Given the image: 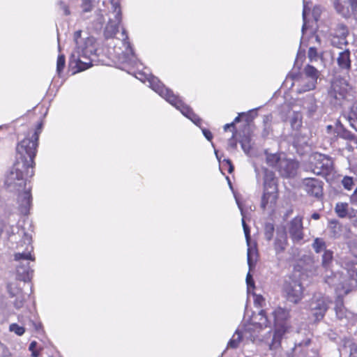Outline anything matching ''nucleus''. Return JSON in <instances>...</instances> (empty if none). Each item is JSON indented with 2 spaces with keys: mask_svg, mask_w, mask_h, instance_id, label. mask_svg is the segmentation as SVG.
Listing matches in <instances>:
<instances>
[{
  "mask_svg": "<svg viewBox=\"0 0 357 357\" xmlns=\"http://www.w3.org/2000/svg\"><path fill=\"white\" fill-rule=\"evenodd\" d=\"M287 245V234L284 232L278 234L275 241L274 248L277 253L282 252Z\"/></svg>",
  "mask_w": 357,
  "mask_h": 357,
  "instance_id": "nucleus-25",
  "label": "nucleus"
},
{
  "mask_svg": "<svg viewBox=\"0 0 357 357\" xmlns=\"http://www.w3.org/2000/svg\"><path fill=\"white\" fill-rule=\"evenodd\" d=\"M331 300L321 294H314L309 305L310 311L316 320H321L324 318L328 309Z\"/></svg>",
  "mask_w": 357,
  "mask_h": 357,
  "instance_id": "nucleus-11",
  "label": "nucleus"
},
{
  "mask_svg": "<svg viewBox=\"0 0 357 357\" xmlns=\"http://www.w3.org/2000/svg\"><path fill=\"white\" fill-rule=\"evenodd\" d=\"M25 170L26 175L31 176V167L25 166L24 164H21L20 160L16 161L4 181V185L8 190L20 192L24 189L26 180L24 177V172Z\"/></svg>",
  "mask_w": 357,
  "mask_h": 357,
  "instance_id": "nucleus-5",
  "label": "nucleus"
},
{
  "mask_svg": "<svg viewBox=\"0 0 357 357\" xmlns=\"http://www.w3.org/2000/svg\"><path fill=\"white\" fill-rule=\"evenodd\" d=\"M7 289L10 296L12 298L22 294V291L19 287L17 282L8 283L7 285Z\"/></svg>",
  "mask_w": 357,
  "mask_h": 357,
  "instance_id": "nucleus-32",
  "label": "nucleus"
},
{
  "mask_svg": "<svg viewBox=\"0 0 357 357\" xmlns=\"http://www.w3.org/2000/svg\"><path fill=\"white\" fill-rule=\"evenodd\" d=\"M307 57L310 61H317L318 58V52L316 47H310L308 50Z\"/></svg>",
  "mask_w": 357,
  "mask_h": 357,
  "instance_id": "nucleus-43",
  "label": "nucleus"
},
{
  "mask_svg": "<svg viewBox=\"0 0 357 357\" xmlns=\"http://www.w3.org/2000/svg\"><path fill=\"white\" fill-rule=\"evenodd\" d=\"M283 291L287 300L295 304L303 298V287L298 280L289 277L284 283Z\"/></svg>",
  "mask_w": 357,
  "mask_h": 357,
  "instance_id": "nucleus-8",
  "label": "nucleus"
},
{
  "mask_svg": "<svg viewBox=\"0 0 357 357\" xmlns=\"http://www.w3.org/2000/svg\"><path fill=\"white\" fill-rule=\"evenodd\" d=\"M287 231L294 243H301L304 237L303 217L296 216L288 224Z\"/></svg>",
  "mask_w": 357,
  "mask_h": 357,
  "instance_id": "nucleus-14",
  "label": "nucleus"
},
{
  "mask_svg": "<svg viewBox=\"0 0 357 357\" xmlns=\"http://www.w3.org/2000/svg\"><path fill=\"white\" fill-rule=\"evenodd\" d=\"M17 274L20 280L26 282L29 280L33 275V270L29 266V261H24L17 266Z\"/></svg>",
  "mask_w": 357,
  "mask_h": 357,
  "instance_id": "nucleus-21",
  "label": "nucleus"
},
{
  "mask_svg": "<svg viewBox=\"0 0 357 357\" xmlns=\"http://www.w3.org/2000/svg\"><path fill=\"white\" fill-rule=\"evenodd\" d=\"M264 189H271V187H277V178L273 172L264 169Z\"/></svg>",
  "mask_w": 357,
  "mask_h": 357,
  "instance_id": "nucleus-22",
  "label": "nucleus"
},
{
  "mask_svg": "<svg viewBox=\"0 0 357 357\" xmlns=\"http://www.w3.org/2000/svg\"><path fill=\"white\" fill-rule=\"evenodd\" d=\"M303 73L305 77L309 79V81L298 89L299 93L314 89L316 87L317 79L320 75V72L316 68L309 64L304 68Z\"/></svg>",
  "mask_w": 357,
  "mask_h": 357,
  "instance_id": "nucleus-15",
  "label": "nucleus"
},
{
  "mask_svg": "<svg viewBox=\"0 0 357 357\" xmlns=\"http://www.w3.org/2000/svg\"><path fill=\"white\" fill-rule=\"evenodd\" d=\"M241 144V147L243 151L248 154L252 148L251 146V139L249 137H244L240 142Z\"/></svg>",
  "mask_w": 357,
  "mask_h": 357,
  "instance_id": "nucleus-38",
  "label": "nucleus"
},
{
  "mask_svg": "<svg viewBox=\"0 0 357 357\" xmlns=\"http://www.w3.org/2000/svg\"><path fill=\"white\" fill-rule=\"evenodd\" d=\"M58 5L59 6V8L63 11V14L65 15H69L70 14V11L69 10L68 6L64 3L63 1H59L58 2Z\"/></svg>",
  "mask_w": 357,
  "mask_h": 357,
  "instance_id": "nucleus-47",
  "label": "nucleus"
},
{
  "mask_svg": "<svg viewBox=\"0 0 357 357\" xmlns=\"http://www.w3.org/2000/svg\"><path fill=\"white\" fill-rule=\"evenodd\" d=\"M333 261V252L331 250H325L321 257V266L326 271L331 270Z\"/></svg>",
  "mask_w": 357,
  "mask_h": 357,
  "instance_id": "nucleus-27",
  "label": "nucleus"
},
{
  "mask_svg": "<svg viewBox=\"0 0 357 357\" xmlns=\"http://www.w3.org/2000/svg\"><path fill=\"white\" fill-rule=\"evenodd\" d=\"M350 202L352 204L357 205V188L354 190V193L350 197Z\"/></svg>",
  "mask_w": 357,
  "mask_h": 357,
  "instance_id": "nucleus-55",
  "label": "nucleus"
},
{
  "mask_svg": "<svg viewBox=\"0 0 357 357\" xmlns=\"http://www.w3.org/2000/svg\"><path fill=\"white\" fill-rule=\"evenodd\" d=\"M336 132L337 134V136H339L340 137L347 140L352 141L354 142L357 138V136L352 134L350 131L344 128L341 124L336 127Z\"/></svg>",
  "mask_w": 357,
  "mask_h": 357,
  "instance_id": "nucleus-28",
  "label": "nucleus"
},
{
  "mask_svg": "<svg viewBox=\"0 0 357 357\" xmlns=\"http://www.w3.org/2000/svg\"><path fill=\"white\" fill-rule=\"evenodd\" d=\"M228 146L231 149H235L237 147V142L234 139V133H233L232 137L229 139Z\"/></svg>",
  "mask_w": 357,
  "mask_h": 357,
  "instance_id": "nucleus-51",
  "label": "nucleus"
},
{
  "mask_svg": "<svg viewBox=\"0 0 357 357\" xmlns=\"http://www.w3.org/2000/svg\"><path fill=\"white\" fill-rule=\"evenodd\" d=\"M312 218L314 220H319L320 218V215L317 213H314L312 215Z\"/></svg>",
  "mask_w": 357,
  "mask_h": 357,
  "instance_id": "nucleus-59",
  "label": "nucleus"
},
{
  "mask_svg": "<svg viewBox=\"0 0 357 357\" xmlns=\"http://www.w3.org/2000/svg\"><path fill=\"white\" fill-rule=\"evenodd\" d=\"M202 132L204 134V135L205 136V137L208 140V141H211L213 138V135L212 133L211 132V131H209L208 130H206V129H203L202 130Z\"/></svg>",
  "mask_w": 357,
  "mask_h": 357,
  "instance_id": "nucleus-53",
  "label": "nucleus"
},
{
  "mask_svg": "<svg viewBox=\"0 0 357 357\" xmlns=\"http://www.w3.org/2000/svg\"><path fill=\"white\" fill-rule=\"evenodd\" d=\"M274 232V225L271 222H267L264 226V236L266 240L271 241Z\"/></svg>",
  "mask_w": 357,
  "mask_h": 357,
  "instance_id": "nucleus-36",
  "label": "nucleus"
},
{
  "mask_svg": "<svg viewBox=\"0 0 357 357\" xmlns=\"http://www.w3.org/2000/svg\"><path fill=\"white\" fill-rule=\"evenodd\" d=\"M349 217L352 220L354 225L357 227V211H353L349 213Z\"/></svg>",
  "mask_w": 357,
  "mask_h": 357,
  "instance_id": "nucleus-49",
  "label": "nucleus"
},
{
  "mask_svg": "<svg viewBox=\"0 0 357 357\" xmlns=\"http://www.w3.org/2000/svg\"><path fill=\"white\" fill-rule=\"evenodd\" d=\"M290 123L293 129L298 130L302 126V116L300 113H294L290 119Z\"/></svg>",
  "mask_w": 357,
  "mask_h": 357,
  "instance_id": "nucleus-33",
  "label": "nucleus"
},
{
  "mask_svg": "<svg viewBox=\"0 0 357 357\" xmlns=\"http://www.w3.org/2000/svg\"><path fill=\"white\" fill-rule=\"evenodd\" d=\"M275 321L277 322L276 328L273 335L271 342L268 344L270 350H275L280 346V341L282 335L287 331V328L284 324H280L278 322L280 321L287 320L289 317V312L288 310L278 307L273 312Z\"/></svg>",
  "mask_w": 357,
  "mask_h": 357,
  "instance_id": "nucleus-6",
  "label": "nucleus"
},
{
  "mask_svg": "<svg viewBox=\"0 0 357 357\" xmlns=\"http://www.w3.org/2000/svg\"><path fill=\"white\" fill-rule=\"evenodd\" d=\"M350 126L357 131V105H353L348 116Z\"/></svg>",
  "mask_w": 357,
  "mask_h": 357,
  "instance_id": "nucleus-31",
  "label": "nucleus"
},
{
  "mask_svg": "<svg viewBox=\"0 0 357 357\" xmlns=\"http://www.w3.org/2000/svg\"><path fill=\"white\" fill-rule=\"evenodd\" d=\"M248 264L249 265L250 268L252 266V251L251 249L249 248L248 249Z\"/></svg>",
  "mask_w": 357,
  "mask_h": 357,
  "instance_id": "nucleus-54",
  "label": "nucleus"
},
{
  "mask_svg": "<svg viewBox=\"0 0 357 357\" xmlns=\"http://www.w3.org/2000/svg\"><path fill=\"white\" fill-rule=\"evenodd\" d=\"M303 20H304V23H303V27H302V31L303 32L304 31L305 29V26H306V24H305V10H303Z\"/></svg>",
  "mask_w": 357,
  "mask_h": 357,
  "instance_id": "nucleus-58",
  "label": "nucleus"
},
{
  "mask_svg": "<svg viewBox=\"0 0 357 357\" xmlns=\"http://www.w3.org/2000/svg\"><path fill=\"white\" fill-rule=\"evenodd\" d=\"M22 242L26 245L24 250L20 251L19 250L14 255V259L16 261L22 262L24 261H33L35 260V257L31 255V252L33 250V248L31 245V236L24 234ZM23 246L22 243L17 245V249L20 250V248Z\"/></svg>",
  "mask_w": 357,
  "mask_h": 357,
  "instance_id": "nucleus-13",
  "label": "nucleus"
},
{
  "mask_svg": "<svg viewBox=\"0 0 357 357\" xmlns=\"http://www.w3.org/2000/svg\"><path fill=\"white\" fill-rule=\"evenodd\" d=\"M82 31L79 30L74 33V41L75 43V50L71 54L69 64L72 67H76L78 71H82L89 68L91 61H82V58L88 59L87 56L93 52L90 48L93 43V38H87L83 40L81 38Z\"/></svg>",
  "mask_w": 357,
  "mask_h": 357,
  "instance_id": "nucleus-1",
  "label": "nucleus"
},
{
  "mask_svg": "<svg viewBox=\"0 0 357 357\" xmlns=\"http://www.w3.org/2000/svg\"><path fill=\"white\" fill-rule=\"evenodd\" d=\"M312 246L313 249L314 250L315 252H317V253H319L322 251L327 250L326 249V245L325 241H324V239L320 238H316L314 240V242H313Z\"/></svg>",
  "mask_w": 357,
  "mask_h": 357,
  "instance_id": "nucleus-34",
  "label": "nucleus"
},
{
  "mask_svg": "<svg viewBox=\"0 0 357 357\" xmlns=\"http://www.w3.org/2000/svg\"><path fill=\"white\" fill-rule=\"evenodd\" d=\"M111 4L114 18H109L105 26L104 36L106 38H112L116 36L121 22V10L119 2L117 0H111Z\"/></svg>",
  "mask_w": 357,
  "mask_h": 357,
  "instance_id": "nucleus-10",
  "label": "nucleus"
},
{
  "mask_svg": "<svg viewBox=\"0 0 357 357\" xmlns=\"http://www.w3.org/2000/svg\"><path fill=\"white\" fill-rule=\"evenodd\" d=\"M348 92L345 81L335 80L332 82L327 98L333 105H341Z\"/></svg>",
  "mask_w": 357,
  "mask_h": 357,
  "instance_id": "nucleus-9",
  "label": "nucleus"
},
{
  "mask_svg": "<svg viewBox=\"0 0 357 357\" xmlns=\"http://www.w3.org/2000/svg\"><path fill=\"white\" fill-rule=\"evenodd\" d=\"M65 56L61 54L59 55L56 63V70L60 73L65 67Z\"/></svg>",
  "mask_w": 357,
  "mask_h": 357,
  "instance_id": "nucleus-42",
  "label": "nucleus"
},
{
  "mask_svg": "<svg viewBox=\"0 0 357 357\" xmlns=\"http://www.w3.org/2000/svg\"><path fill=\"white\" fill-rule=\"evenodd\" d=\"M97 22L99 24L100 26H102V24L105 22V17L101 13V10H100L98 13H97Z\"/></svg>",
  "mask_w": 357,
  "mask_h": 357,
  "instance_id": "nucleus-52",
  "label": "nucleus"
},
{
  "mask_svg": "<svg viewBox=\"0 0 357 357\" xmlns=\"http://www.w3.org/2000/svg\"><path fill=\"white\" fill-rule=\"evenodd\" d=\"M266 162L268 165L275 168L280 175L284 178L294 177L299 167L298 163L284 155L276 153H268L266 151Z\"/></svg>",
  "mask_w": 357,
  "mask_h": 357,
  "instance_id": "nucleus-4",
  "label": "nucleus"
},
{
  "mask_svg": "<svg viewBox=\"0 0 357 357\" xmlns=\"http://www.w3.org/2000/svg\"><path fill=\"white\" fill-rule=\"evenodd\" d=\"M337 64L341 69L349 70L351 68L350 52L344 50L339 54Z\"/></svg>",
  "mask_w": 357,
  "mask_h": 357,
  "instance_id": "nucleus-23",
  "label": "nucleus"
},
{
  "mask_svg": "<svg viewBox=\"0 0 357 357\" xmlns=\"http://www.w3.org/2000/svg\"><path fill=\"white\" fill-rule=\"evenodd\" d=\"M262 329L252 321V323L246 325L243 329V337L255 342L260 340L259 333Z\"/></svg>",
  "mask_w": 357,
  "mask_h": 357,
  "instance_id": "nucleus-20",
  "label": "nucleus"
},
{
  "mask_svg": "<svg viewBox=\"0 0 357 357\" xmlns=\"http://www.w3.org/2000/svg\"><path fill=\"white\" fill-rule=\"evenodd\" d=\"M15 299L13 301V305L16 309L19 310V309L22 308L24 305V296L23 294H22L15 296Z\"/></svg>",
  "mask_w": 357,
  "mask_h": 357,
  "instance_id": "nucleus-41",
  "label": "nucleus"
},
{
  "mask_svg": "<svg viewBox=\"0 0 357 357\" xmlns=\"http://www.w3.org/2000/svg\"><path fill=\"white\" fill-rule=\"evenodd\" d=\"M272 120V116L271 115L265 116L264 117V132L262 133L264 137H266L268 135L271 130V122Z\"/></svg>",
  "mask_w": 357,
  "mask_h": 357,
  "instance_id": "nucleus-37",
  "label": "nucleus"
},
{
  "mask_svg": "<svg viewBox=\"0 0 357 357\" xmlns=\"http://www.w3.org/2000/svg\"><path fill=\"white\" fill-rule=\"evenodd\" d=\"M32 354H31V356L32 357H38L39 354L38 351H36V350H33V351H31Z\"/></svg>",
  "mask_w": 357,
  "mask_h": 357,
  "instance_id": "nucleus-62",
  "label": "nucleus"
},
{
  "mask_svg": "<svg viewBox=\"0 0 357 357\" xmlns=\"http://www.w3.org/2000/svg\"><path fill=\"white\" fill-rule=\"evenodd\" d=\"M306 131H307L306 130H304L302 132H301V135H302V136H303V139H299L298 141H296L297 143H298V144H295V146H303L306 145L305 144L308 141V136L307 135V132Z\"/></svg>",
  "mask_w": 357,
  "mask_h": 357,
  "instance_id": "nucleus-45",
  "label": "nucleus"
},
{
  "mask_svg": "<svg viewBox=\"0 0 357 357\" xmlns=\"http://www.w3.org/2000/svg\"><path fill=\"white\" fill-rule=\"evenodd\" d=\"M240 121V117L239 116H237L235 118L234 121L233 123H236V122H238Z\"/></svg>",
  "mask_w": 357,
  "mask_h": 357,
  "instance_id": "nucleus-64",
  "label": "nucleus"
},
{
  "mask_svg": "<svg viewBox=\"0 0 357 357\" xmlns=\"http://www.w3.org/2000/svg\"><path fill=\"white\" fill-rule=\"evenodd\" d=\"M305 190L307 194L317 198L323 195V182L312 178H307L304 180Z\"/></svg>",
  "mask_w": 357,
  "mask_h": 357,
  "instance_id": "nucleus-18",
  "label": "nucleus"
},
{
  "mask_svg": "<svg viewBox=\"0 0 357 357\" xmlns=\"http://www.w3.org/2000/svg\"><path fill=\"white\" fill-rule=\"evenodd\" d=\"M342 184L346 190H350L355 183L352 177L344 176L342 180Z\"/></svg>",
  "mask_w": 357,
  "mask_h": 357,
  "instance_id": "nucleus-39",
  "label": "nucleus"
},
{
  "mask_svg": "<svg viewBox=\"0 0 357 357\" xmlns=\"http://www.w3.org/2000/svg\"><path fill=\"white\" fill-rule=\"evenodd\" d=\"M335 10L345 18L353 17L357 20V0H334Z\"/></svg>",
  "mask_w": 357,
  "mask_h": 357,
  "instance_id": "nucleus-12",
  "label": "nucleus"
},
{
  "mask_svg": "<svg viewBox=\"0 0 357 357\" xmlns=\"http://www.w3.org/2000/svg\"><path fill=\"white\" fill-rule=\"evenodd\" d=\"M122 35H123V41H126V40H127V39H128V36H127V34H126V30H125L124 29H122Z\"/></svg>",
  "mask_w": 357,
  "mask_h": 357,
  "instance_id": "nucleus-60",
  "label": "nucleus"
},
{
  "mask_svg": "<svg viewBox=\"0 0 357 357\" xmlns=\"http://www.w3.org/2000/svg\"><path fill=\"white\" fill-rule=\"evenodd\" d=\"M149 82L153 90L176 109L180 110L184 116L190 119L195 123H197V121H199V117L193 112L192 109L185 105L178 96L174 94L172 90L166 88L158 78L153 77Z\"/></svg>",
  "mask_w": 357,
  "mask_h": 357,
  "instance_id": "nucleus-3",
  "label": "nucleus"
},
{
  "mask_svg": "<svg viewBox=\"0 0 357 357\" xmlns=\"http://www.w3.org/2000/svg\"><path fill=\"white\" fill-rule=\"evenodd\" d=\"M312 172L316 175L326 176L333 170L332 159L326 155L314 153L310 156Z\"/></svg>",
  "mask_w": 357,
  "mask_h": 357,
  "instance_id": "nucleus-7",
  "label": "nucleus"
},
{
  "mask_svg": "<svg viewBox=\"0 0 357 357\" xmlns=\"http://www.w3.org/2000/svg\"><path fill=\"white\" fill-rule=\"evenodd\" d=\"M278 191L277 187H271V189H264L261 202V207L264 210H273L278 198Z\"/></svg>",
  "mask_w": 357,
  "mask_h": 357,
  "instance_id": "nucleus-16",
  "label": "nucleus"
},
{
  "mask_svg": "<svg viewBox=\"0 0 357 357\" xmlns=\"http://www.w3.org/2000/svg\"><path fill=\"white\" fill-rule=\"evenodd\" d=\"M224 161L229 165V169H228L229 173V174L232 173V172L234 171V166L231 163V161L229 159L224 160Z\"/></svg>",
  "mask_w": 357,
  "mask_h": 357,
  "instance_id": "nucleus-56",
  "label": "nucleus"
},
{
  "mask_svg": "<svg viewBox=\"0 0 357 357\" xmlns=\"http://www.w3.org/2000/svg\"><path fill=\"white\" fill-rule=\"evenodd\" d=\"M241 214L243 215V218H242V225H243V228L245 227V225H247L245 222V220H244V217H243V211H241Z\"/></svg>",
  "mask_w": 357,
  "mask_h": 357,
  "instance_id": "nucleus-63",
  "label": "nucleus"
},
{
  "mask_svg": "<svg viewBox=\"0 0 357 357\" xmlns=\"http://www.w3.org/2000/svg\"><path fill=\"white\" fill-rule=\"evenodd\" d=\"M349 204L346 202H338L335 207V211L337 216L344 218L349 215Z\"/></svg>",
  "mask_w": 357,
  "mask_h": 357,
  "instance_id": "nucleus-29",
  "label": "nucleus"
},
{
  "mask_svg": "<svg viewBox=\"0 0 357 357\" xmlns=\"http://www.w3.org/2000/svg\"><path fill=\"white\" fill-rule=\"evenodd\" d=\"M81 7L82 8L83 12L88 13L91 11L92 10V4L91 0H82Z\"/></svg>",
  "mask_w": 357,
  "mask_h": 357,
  "instance_id": "nucleus-44",
  "label": "nucleus"
},
{
  "mask_svg": "<svg viewBox=\"0 0 357 357\" xmlns=\"http://www.w3.org/2000/svg\"><path fill=\"white\" fill-rule=\"evenodd\" d=\"M42 123H40L37 129L31 137H26L18 143L16 151L21 164L31 167V176L33 175L34 158L36 155L39 134L41 131Z\"/></svg>",
  "mask_w": 357,
  "mask_h": 357,
  "instance_id": "nucleus-2",
  "label": "nucleus"
},
{
  "mask_svg": "<svg viewBox=\"0 0 357 357\" xmlns=\"http://www.w3.org/2000/svg\"><path fill=\"white\" fill-rule=\"evenodd\" d=\"M246 283H247L248 289L250 287H255V282H254V280H253V279L252 278V275H250V273H248L247 274V276H246Z\"/></svg>",
  "mask_w": 357,
  "mask_h": 357,
  "instance_id": "nucleus-48",
  "label": "nucleus"
},
{
  "mask_svg": "<svg viewBox=\"0 0 357 357\" xmlns=\"http://www.w3.org/2000/svg\"><path fill=\"white\" fill-rule=\"evenodd\" d=\"M335 309L337 316L340 319H342L344 315L343 308H342V303L341 301L337 303Z\"/></svg>",
  "mask_w": 357,
  "mask_h": 357,
  "instance_id": "nucleus-46",
  "label": "nucleus"
},
{
  "mask_svg": "<svg viewBox=\"0 0 357 357\" xmlns=\"http://www.w3.org/2000/svg\"><path fill=\"white\" fill-rule=\"evenodd\" d=\"M349 34V30L346 25L344 24H337L334 30L333 36L335 38H337L340 39L339 43L341 44L346 43V37Z\"/></svg>",
  "mask_w": 357,
  "mask_h": 357,
  "instance_id": "nucleus-24",
  "label": "nucleus"
},
{
  "mask_svg": "<svg viewBox=\"0 0 357 357\" xmlns=\"http://www.w3.org/2000/svg\"><path fill=\"white\" fill-rule=\"evenodd\" d=\"M36 345H37L36 342H35V341L32 342L30 344V345H29V349L31 351H33V350H36Z\"/></svg>",
  "mask_w": 357,
  "mask_h": 357,
  "instance_id": "nucleus-57",
  "label": "nucleus"
},
{
  "mask_svg": "<svg viewBox=\"0 0 357 357\" xmlns=\"http://www.w3.org/2000/svg\"><path fill=\"white\" fill-rule=\"evenodd\" d=\"M243 231H244L246 242H247L248 245H249L250 241V234L249 227L248 225H245V227H243Z\"/></svg>",
  "mask_w": 357,
  "mask_h": 357,
  "instance_id": "nucleus-50",
  "label": "nucleus"
},
{
  "mask_svg": "<svg viewBox=\"0 0 357 357\" xmlns=\"http://www.w3.org/2000/svg\"><path fill=\"white\" fill-rule=\"evenodd\" d=\"M230 127H234V123H231L230 124H226L225 126H224V130L226 131Z\"/></svg>",
  "mask_w": 357,
  "mask_h": 357,
  "instance_id": "nucleus-61",
  "label": "nucleus"
},
{
  "mask_svg": "<svg viewBox=\"0 0 357 357\" xmlns=\"http://www.w3.org/2000/svg\"><path fill=\"white\" fill-rule=\"evenodd\" d=\"M344 349L349 353V357H357V345L354 342L351 341L346 342Z\"/></svg>",
  "mask_w": 357,
  "mask_h": 357,
  "instance_id": "nucleus-35",
  "label": "nucleus"
},
{
  "mask_svg": "<svg viewBox=\"0 0 357 357\" xmlns=\"http://www.w3.org/2000/svg\"><path fill=\"white\" fill-rule=\"evenodd\" d=\"M17 202L19 204V210L21 213L24 215L27 214L31 204V195L29 188L28 190H25L24 188L19 192Z\"/></svg>",
  "mask_w": 357,
  "mask_h": 357,
  "instance_id": "nucleus-19",
  "label": "nucleus"
},
{
  "mask_svg": "<svg viewBox=\"0 0 357 357\" xmlns=\"http://www.w3.org/2000/svg\"><path fill=\"white\" fill-rule=\"evenodd\" d=\"M252 321H255V323L261 329L270 326L271 324L264 310H261L257 315L254 317Z\"/></svg>",
  "mask_w": 357,
  "mask_h": 357,
  "instance_id": "nucleus-26",
  "label": "nucleus"
},
{
  "mask_svg": "<svg viewBox=\"0 0 357 357\" xmlns=\"http://www.w3.org/2000/svg\"><path fill=\"white\" fill-rule=\"evenodd\" d=\"M341 266L347 271L350 280V286L357 288V261L348 259H342Z\"/></svg>",
  "mask_w": 357,
  "mask_h": 357,
  "instance_id": "nucleus-17",
  "label": "nucleus"
},
{
  "mask_svg": "<svg viewBox=\"0 0 357 357\" xmlns=\"http://www.w3.org/2000/svg\"><path fill=\"white\" fill-rule=\"evenodd\" d=\"M243 337H244L243 332L239 330H236L232 337L229 341L227 347L231 349L237 348Z\"/></svg>",
  "mask_w": 357,
  "mask_h": 357,
  "instance_id": "nucleus-30",
  "label": "nucleus"
},
{
  "mask_svg": "<svg viewBox=\"0 0 357 357\" xmlns=\"http://www.w3.org/2000/svg\"><path fill=\"white\" fill-rule=\"evenodd\" d=\"M9 330L10 331L15 333L17 335H22L25 332L24 328L19 326L17 324H10L9 326Z\"/></svg>",
  "mask_w": 357,
  "mask_h": 357,
  "instance_id": "nucleus-40",
  "label": "nucleus"
}]
</instances>
